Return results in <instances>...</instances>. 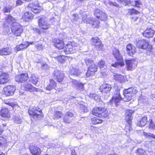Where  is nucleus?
<instances>
[{"label": "nucleus", "mask_w": 155, "mask_h": 155, "mask_svg": "<svg viewBox=\"0 0 155 155\" xmlns=\"http://www.w3.org/2000/svg\"><path fill=\"white\" fill-rule=\"evenodd\" d=\"M138 91L135 87H132L125 89L123 91L124 97L123 98L124 101H130L133 96L136 94Z\"/></svg>", "instance_id": "1"}, {"label": "nucleus", "mask_w": 155, "mask_h": 155, "mask_svg": "<svg viewBox=\"0 0 155 155\" xmlns=\"http://www.w3.org/2000/svg\"><path fill=\"white\" fill-rule=\"evenodd\" d=\"M38 24L39 27L43 30H46L50 27V24L48 19L44 16H39L38 18Z\"/></svg>", "instance_id": "2"}, {"label": "nucleus", "mask_w": 155, "mask_h": 155, "mask_svg": "<svg viewBox=\"0 0 155 155\" xmlns=\"http://www.w3.org/2000/svg\"><path fill=\"white\" fill-rule=\"evenodd\" d=\"M93 114L99 117H107L108 114L107 111L104 108L96 107L92 110Z\"/></svg>", "instance_id": "3"}, {"label": "nucleus", "mask_w": 155, "mask_h": 155, "mask_svg": "<svg viewBox=\"0 0 155 155\" xmlns=\"http://www.w3.org/2000/svg\"><path fill=\"white\" fill-rule=\"evenodd\" d=\"M28 113L31 118L37 120L39 116L41 115V110L38 107H34L28 110Z\"/></svg>", "instance_id": "4"}, {"label": "nucleus", "mask_w": 155, "mask_h": 155, "mask_svg": "<svg viewBox=\"0 0 155 155\" xmlns=\"http://www.w3.org/2000/svg\"><path fill=\"white\" fill-rule=\"evenodd\" d=\"M12 33L16 36H20L23 32V29L19 23H15L11 27Z\"/></svg>", "instance_id": "5"}, {"label": "nucleus", "mask_w": 155, "mask_h": 155, "mask_svg": "<svg viewBox=\"0 0 155 155\" xmlns=\"http://www.w3.org/2000/svg\"><path fill=\"white\" fill-rule=\"evenodd\" d=\"M91 42V44L95 46L96 49L97 51H103L104 50L103 45L100 40L97 37L92 38Z\"/></svg>", "instance_id": "6"}, {"label": "nucleus", "mask_w": 155, "mask_h": 155, "mask_svg": "<svg viewBox=\"0 0 155 155\" xmlns=\"http://www.w3.org/2000/svg\"><path fill=\"white\" fill-rule=\"evenodd\" d=\"M122 98L121 97L120 93V90H117L114 92V95L113 96L112 99L109 103V104H112L114 102L116 106H117L120 101L122 100Z\"/></svg>", "instance_id": "7"}, {"label": "nucleus", "mask_w": 155, "mask_h": 155, "mask_svg": "<svg viewBox=\"0 0 155 155\" xmlns=\"http://www.w3.org/2000/svg\"><path fill=\"white\" fill-rule=\"evenodd\" d=\"M137 47L139 48L143 49H146L148 48L150 50L152 48V46L150 45L149 42L147 40H141L139 41L137 44Z\"/></svg>", "instance_id": "8"}, {"label": "nucleus", "mask_w": 155, "mask_h": 155, "mask_svg": "<svg viewBox=\"0 0 155 155\" xmlns=\"http://www.w3.org/2000/svg\"><path fill=\"white\" fill-rule=\"evenodd\" d=\"M98 65L101 69V73L103 75H107L108 74L109 70L107 68L105 61L102 60L98 62Z\"/></svg>", "instance_id": "9"}, {"label": "nucleus", "mask_w": 155, "mask_h": 155, "mask_svg": "<svg viewBox=\"0 0 155 155\" xmlns=\"http://www.w3.org/2000/svg\"><path fill=\"white\" fill-rule=\"evenodd\" d=\"M27 8H30L31 11L35 13L39 12L41 8L39 6L37 1L30 3L28 6Z\"/></svg>", "instance_id": "10"}, {"label": "nucleus", "mask_w": 155, "mask_h": 155, "mask_svg": "<svg viewBox=\"0 0 155 155\" xmlns=\"http://www.w3.org/2000/svg\"><path fill=\"white\" fill-rule=\"evenodd\" d=\"M94 14L98 19L101 21L106 20L107 18L105 13L99 9H97L94 10Z\"/></svg>", "instance_id": "11"}, {"label": "nucleus", "mask_w": 155, "mask_h": 155, "mask_svg": "<svg viewBox=\"0 0 155 155\" xmlns=\"http://www.w3.org/2000/svg\"><path fill=\"white\" fill-rule=\"evenodd\" d=\"M15 90V86L11 85L5 86L3 89L4 94L7 96H10L13 95Z\"/></svg>", "instance_id": "12"}, {"label": "nucleus", "mask_w": 155, "mask_h": 155, "mask_svg": "<svg viewBox=\"0 0 155 155\" xmlns=\"http://www.w3.org/2000/svg\"><path fill=\"white\" fill-rule=\"evenodd\" d=\"M22 87L24 90L30 92H37L38 89L33 86L30 83L26 82L22 85Z\"/></svg>", "instance_id": "13"}, {"label": "nucleus", "mask_w": 155, "mask_h": 155, "mask_svg": "<svg viewBox=\"0 0 155 155\" xmlns=\"http://www.w3.org/2000/svg\"><path fill=\"white\" fill-rule=\"evenodd\" d=\"M137 63V61L134 59L126 61V64L127 69L129 70L134 69L136 67Z\"/></svg>", "instance_id": "14"}, {"label": "nucleus", "mask_w": 155, "mask_h": 155, "mask_svg": "<svg viewBox=\"0 0 155 155\" xmlns=\"http://www.w3.org/2000/svg\"><path fill=\"white\" fill-rule=\"evenodd\" d=\"M53 74L54 78L56 79L57 81L61 82L63 80L64 75L62 72L55 70Z\"/></svg>", "instance_id": "15"}, {"label": "nucleus", "mask_w": 155, "mask_h": 155, "mask_svg": "<svg viewBox=\"0 0 155 155\" xmlns=\"http://www.w3.org/2000/svg\"><path fill=\"white\" fill-rule=\"evenodd\" d=\"M97 68L95 64L90 65L89 67L88 71L86 74V76L89 77L93 75L95 72L97 71Z\"/></svg>", "instance_id": "16"}, {"label": "nucleus", "mask_w": 155, "mask_h": 155, "mask_svg": "<svg viewBox=\"0 0 155 155\" xmlns=\"http://www.w3.org/2000/svg\"><path fill=\"white\" fill-rule=\"evenodd\" d=\"M28 78V76L27 73H22L16 75L15 80L16 81L22 82L26 81Z\"/></svg>", "instance_id": "17"}, {"label": "nucleus", "mask_w": 155, "mask_h": 155, "mask_svg": "<svg viewBox=\"0 0 155 155\" xmlns=\"http://www.w3.org/2000/svg\"><path fill=\"white\" fill-rule=\"evenodd\" d=\"M126 48L127 53L130 56H132L136 52L135 47L131 44H130L127 45Z\"/></svg>", "instance_id": "18"}, {"label": "nucleus", "mask_w": 155, "mask_h": 155, "mask_svg": "<svg viewBox=\"0 0 155 155\" xmlns=\"http://www.w3.org/2000/svg\"><path fill=\"white\" fill-rule=\"evenodd\" d=\"M155 31L152 28H147L143 33V35L147 38H151L153 37L155 34Z\"/></svg>", "instance_id": "19"}, {"label": "nucleus", "mask_w": 155, "mask_h": 155, "mask_svg": "<svg viewBox=\"0 0 155 155\" xmlns=\"http://www.w3.org/2000/svg\"><path fill=\"white\" fill-rule=\"evenodd\" d=\"M31 153L33 155H39L41 153V151L39 147L36 146L31 145L29 147Z\"/></svg>", "instance_id": "20"}, {"label": "nucleus", "mask_w": 155, "mask_h": 155, "mask_svg": "<svg viewBox=\"0 0 155 155\" xmlns=\"http://www.w3.org/2000/svg\"><path fill=\"white\" fill-rule=\"evenodd\" d=\"M72 84L77 89L83 91L84 90V84L82 83L75 80H73L72 81Z\"/></svg>", "instance_id": "21"}, {"label": "nucleus", "mask_w": 155, "mask_h": 155, "mask_svg": "<svg viewBox=\"0 0 155 155\" xmlns=\"http://www.w3.org/2000/svg\"><path fill=\"white\" fill-rule=\"evenodd\" d=\"M100 89L102 92L107 93L111 90V86L109 84H104L100 86Z\"/></svg>", "instance_id": "22"}, {"label": "nucleus", "mask_w": 155, "mask_h": 155, "mask_svg": "<svg viewBox=\"0 0 155 155\" xmlns=\"http://www.w3.org/2000/svg\"><path fill=\"white\" fill-rule=\"evenodd\" d=\"M74 115L70 112H67L63 118L64 121L65 123H69L73 119Z\"/></svg>", "instance_id": "23"}, {"label": "nucleus", "mask_w": 155, "mask_h": 155, "mask_svg": "<svg viewBox=\"0 0 155 155\" xmlns=\"http://www.w3.org/2000/svg\"><path fill=\"white\" fill-rule=\"evenodd\" d=\"M65 48H64V51L65 54H68L71 53H72L74 52L75 51H74V48L72 46V45L70 43L67 44L66 46L65 47Z\"/></svg>", "instance_id": "24"}, {"label": "nucleus", "mask_w": 155, "mask_h": 155, "mask_svg": "<svg viewBox=\"0 0 155 155\" xmlns=\"http://www.w3.org/2000/svg\"><path fill=\"white\" fill-rule=\"evenodd\" d=\"M34 43L33 42L29 43V42H23L20 45H18L16 46V48L17 51L25 49L27 48L30 44H32Z\"/></svg>", "instance_id": "25"}, {"label": "nucleus", "mask_w": 155, "mask_h": 155, "mask_svg": "<svg viewBox=\"0 0 155 155\" xmlns=\"http://www.w3.org/2000/svg\"><path fill=\"white\" fill-rule=\"evenodd\" d=\"M56 86V83L53 79H50V83L48 84L46 87H45L46 91H50L54 89Z\"/></svg>", "instance_id": "26"}, {"label": "nucleus", "mask_w": 155, "mask_h": 155, "mask_svg": "<svg viewBox=\"0 0 155 155\" xmlns=\"http://www.w3.org/2000/svg\"><path fill=\"white\" fill-rule=\"evenodd\" d=\"M0 114L2 117L6 118L7 120H8L10 117V114L7 108H3L1 110Z\"/></svg>", "instance_id": "27"}, {"label": "nucleus", "mask_w": 155, "mask_h": 155, "mask_svg": "<svg viewBox=\"0 0 155 155\" xmlns=\"http://www.w3.org/2000/svg\"><path fill=\"white\" fill-rule=\"evenodd\" d=\"M54 44L55 46L59 49H64V42L58 39L54 40Z\"/></svg>", "instance_id": "28"}, {"label": "nucleus", "mask_w": 155, "mask_h": 155, "mask_svg": "<svg viewBox=\"0 0 155 155\" xmlns=\"http://www.w3.org/2000/svg\"><path fill=\"white\" fill-rule=\"evenodd\" d=\"M8 75L5 73H2L0 76V83L4 84L7 83L8 81Z\"/></svg>", "instance_id": "29"}, {"label": "nucleus", "mask_w": 155, "mask_h": 155, "mask_svg": "<svg viewBox=\"0 0 155 155\" xmlns=\"http://www.w3.org/2000/svg\"><path fill=\"white\" fill-rule=\"evenodd\" d=\"M5 18V23H8L9 25H13L14 24L17 23L16 22V20L14 18L10 15H8Z\"/></svg>", "instance_id": "30"}, {"label": "nucleus", "mask_w": 155, "mask_h": 155, "mask_svg": "<svg viewBox=\"0 0 155 155\" xmlns=\"http://www.w3.org/2000/svg\"><path fill=\"white\" fill-rule=\"evenodd\" d=\"M113 77L115 80L120 82H123L126 80V78L120 74H115Z\"/></svg>", "instance_id": "31"}, {"label": "nucleus", "mask_w": 155, "mask_h": 155, "mask_svg": "<svg viewBox=\"0 0 155 155\" xmlns=\"http://www.w3.org/2000/svg\"><path fill=\"white\" fill-rule=\"evenodd\" d=\"M134 111L130 110H127L126 112V119L127 120L128 123L130 124L131 122V120L132 118V114Z\"/></svg>", "instance_id": "32"}, {"label": "nucleus", "mask_w": 155, "mask_h": 155, "mask_svg": "<svg viewBox=\"0 0 155 155\" xmlns=\"http://www.w3.org/2000/svg\"><path fill=\"white\" fill-rule=\"evenodd\" d=\"M113 54L115 58L118 61H121L122 59V57L120 54L119 51L114 48L113 50Z\"/></svg>", "instance_id": "33"}, {"label": "nucleus", "mask_w": 155, "mask_h": 155, "mask_svg": "<svg viewBox=\"0 0 155 155\" xmlns=\"http://www.w3.org/2000/svg\"><path fill=\"white\" fill-rule=\"evenodd\" d=\"M33 18L32 14L31 12H28L24 13L22 16V18L23 20L26 21H28L32 19Z\"/></svg>", "instance_id": "34"}, {"label": "nucleus", "mask_w": 155, "mask_h": 155, "mask_svg": "<svg viewBox=\"0 0 155 155\" xmlns=\"http://www.w3.org/2000/svg\"><path fill=\"white\" fill-rule=\"evenodd\" d=\"M12 53L11 51L8 48L0 49V55H9Z\"/></svg>", "instance_id": "35"}, {"label": "nucleus", "mask_w": 155, "mask_h": 155, "mask_svg": "<svg viewBox=\"0 0 155 155\" xmlns=\"http://www.w3.org/2000/svg\"><path fill=\"white\" fill-rule=\"evenodd\" d=\"M147 122V118L146 117L144 116L137 122V124L138 126L142 127L144 126Z\"/></svg>", "instance_id": "36"}, {"label": "nucleus", "mask_w": 155, "mask_h": 155, "mask_svg": "<svg viewBox=\"0 0 155 155\" xmlns=\"http://www.w3.org/2000/svg\"><path fill=\"white\" fill-rule=\"evenodd\" d=\"M3 34L8 35L10 33V27L6 24L4 23L3 24Z\"/></svg>", "instance_id": "37"}, {"label": "nucleus", "mask_w": 155, "mask_h": 155, "mask_svg": "<svg viewBox=\"0 0 155 155\" xmlns=\"http://www.w3.org/2000/svg\"><path fill=\"white\" fill-rule=\"evenodd\" d=\"M38 78L35 74H32L30 78L29 81L33 84L36 85L38 81Z\"/></svg>", "instance_id": "38"}, {"label": "nucleus", "mask_w": 155, "mask_h": 155, "mask_svg": "<svg viewBox=\"0 0 155 155\" xmlns=\"http://www.w3.org/2000/svg\"><path fill=\"white\" fill-rule=\"evenodd\" d=\"M7 145V140L4 137H0V146L5 147Z\"/></svg>", "instance_id": "39"}, {"label": "nucleus", "mask_w": 155, "mask_h": 155, "mask_svg": "<svg viewBox=\"0 0 155 155\" xmlns=\"http://www.w3.org/2000/svg\"><path fill=\"white\" fill-rule=\"evenodd\" d=\"M63 115V114L59 111H56L55 112L53 116V119H58L61 117Z\"/></svg>", "instance_id": "40"}, {"label": "nucleus", "mask_w": 155, "mask_h": 155, "mask_svg": "<svg viewBox=\"0 0 155 155\" xmlns=\"http://www.w3.org/2000/svg\"><path fill=\"white\" fill-rule=\"evenodd\" d=\"M91 121L93 124H96L101 123L102 122V120L99 119L98 117H93L91 119Z\"/></svg>", "instance_id": "41"}, {"label": "nucleus", "mask_w": 155, "mask_h": 155, "mask_svg": "<svg viewBox=\"0 0 155 155\" xmlns=\"http://www.w3.org/2000/svg\"><path fill=\"white\" fill-rule=\"evenodd\" d=\"M52 57H54L52 56ZM54 58L55 59L57 60L59 62L63 63L65 61L66 57L64 56H58V57H54Z\"/></svg>", "instance_id": "42"}, {"label": "nucleus", "mask_w": 155, "mask_h": 155, "mask_svg": "<svg viewBox=\"0 0 155 155\" xmlns=\"http://www.w3.org/2000/svg\"><path fill=\"white\" fill-rule=\"evenodd\" d=\"M143 134L145 137L146 138H152L155 139V135L152 133L143 132Z\"/></svg>", "instance_id": "43"}, {"label": "nucleus", "mask_w": 155, "mask_h": 155, "mask_svg": "<svg viewBox=\"0 0 155 155\" xmlns=\"http://www.w3.org/2000/svg\"><path fill=\"white\" fill-rule=\"evenodd\" d=\"M85 62L87 66L90 67V65H93L94 64L93 61L91 59H85Z\"/></svg>", "instance_id": "44"}, {"label": "nucleus", "mask_w": 155, "mask_h": 155, "mask_svg": "<svg viewBox=\"0 0 155 155\" xmlns=\"http://www.w3.org/2000/svg\"><path fill=\"white\" fill-rule=\"evenodd\" d=\"M41 68L42 71L45 72L48 69L49 66L45 63H42L41 64Z\"/></svg>", "instance_id": "45"}, {"label": "nucleus", "mask_w": 155, "mask_h": 155, "mask_svg": "<svg viewBox=\"0 0 155 155\" xmlns=\"http://www.w3.org/2000/svg\"><path fill=\"white\" fill-rule=\"evenodd\" d=\"M99 23V21L96 19L94 20H92L89 22V23L92 24L94 27H97Z\"/></svg>", "instance_id": "46"}, {"label": "nucleus", "mask_w": 155, "mask_h": 155, "mask_svg": "<svg viewBox=\"0 0 155 155\" xmlns=\"http://www.w3.org/2000/svg\"><path fill=\"white\" fill-rule=\"evenodd\" d=\"M15 122L17 124H20L22 121L21 117L18 116L15 117L14 120Z\"/></svg>", "instance_id": "47"}, {"label": "nucleus", "mask_w": 155, "mask_h": 155, "mask_svg": "<svg viewBox=\"0 0 155 155\" xmlns=\"http://www.w3.org/2000/svg\"><path fill=\"white\" fill-rule=\"evenodd\" d=\"M70 72L71 74L76 76L79 75L78 70L73 68L71 70Z\"/></svg>", "instance_id": "48"}, {"label": "nucleus", "mask_w": 155, "mask_h": 155, "mask_svg": "<svg viewBox=\"0 0 155 155\" xmlns=\"http://www.w3.org/2000/svg\"><path fill=\"white\" fill-rule=\"evenodd\" d=\"M144 150L141 148H138L137 151V155H142L145 153Z\"/></svg>", "instance_id": "49"}, {"label": "nucleus", "mask_w": 155, "mask_h": 155, "mask_svg": "<svg viewBox=\"0 0 155 155\" xmlns=\"http://www.w3.org/2000/svg\"><path fill=\"white\" fill-rule=\"evenodd\" d=\"M80 108L81 110H83V112H87V107L82 104L80 105Z\"/></svg>", "instance_id": "50"}, {"label": "nucleus", "mask_w": 155, "mask_h": 155, "mask_svg": "<svg viewBox=\"0 0 155 155\" xmlns=\"http://www.w3.org/2000/svg\"><path fill=\"white\" fill-rule=\"evenodd\" d=\"M90 97L94 100H97L98 98V96L95 94H90L89 95Z\"/></svg>", "instance_id": "51"}, {"label": "nucleus", "mask_w": 155, "mask_h": 155, "mask_svg": "<svg viewBox=\"0 0 155 155\" xmlns=\"http://www.w3.org/2000/svg\"><path fill=\"white\" fill-rule=\"evenodd\" d=\"M149 127V128L152 129H155V124L153 122L152 120H150V123Z\"/></svg>", "instance_id": "52"}, {"label": "nucleus", "mask_w": 155, "mask_h": 155, "mask_svg": "<svg viewBox=\"0 0 155 155\" xmlns=\"http://www.w3.org/2000/svg\"><path fill=\"white\" fill-rule=\"evenodd\" d=\"M12 9L11 6L10 7L9 6L5 7L4 9V12H9Z\"/></svg>", "instance_id": "53"}, {"label": "nucleus", "mask_w": 155, "mask_h": 155, "mask_svg": "<svg viewBox=\"0 0 155 155\" xmlns=\"http://www.w3.org/2000/svg\"><path fill=\"white\" fill-rule=\"evenodd\" d=\"M72 45V46L74 48V50H75L77 49V47L78 45L77 43H75L74 41H72L71 42H70Z\"/></svg>", "instance_id": "54"}, {"label": "nucleus", "mask_w": 155, "mask_h": 155, "mask_svg": "<svg viewBox=\"0 0 155 155\" xmlns=\"http://www.w3.org/2000/svg\"><path fill=\"white\" fill-rule=\"evenodd\" d=\"M23 3L21 0H16V5L17 6L21 5Z\"/></svg>", "instance_id": "55"}, {"label": "nucleus", "mask_w": 155, "mask_h": 155, "mask_svg": "<svg viewBox=\"0 0 155 155\" xmlns=\"http://www.w3.org/2000/svg\"><path fill=\"white\" fill-rule=\"evenodd\" d=\"M33 31H34L35 33L39 34L41 33V31L38 28H33Z\"/></svg>", "instance_id": "56"}, {"label": "nucleus", "mask_w": 155, "mask_h": 155, "mask_svg": "<svg viewBox=\"0 0 155 155\" xmlns=\"http://www.w3.org/2000/svg\"><path fill=\"white\" fill-rule=\"evenodd\" d=\"M6 103L12 107H13L17 104V103L15 102L10 103L9 102H6Z\"/></svg>", "instance_id": "57"}, {"label": "nucleus", "mask_w": 155, "mask_h": 155, "mask_svg": "<svg viewBox=\"0 0 155 155\" xmlns=\"http://www.w3.org/2000/svg\"><path fill=\"white\" fill-rule=\"evenodd\" d=\"M134 2L135 6L137 7H139V5L141 4V2L139 0L134 1Z\"/></svg>", "instance_id": "58"}, {"label": "nucleus", "mask_w": 155, "mask_h": 155, "mask_svg": "<svg viewBox=\"0 0 155 155\" xmlns=\"http://www.w3.org/2000/svg\"><path fill=\"white\" fill-rule=\"evenodd\" d=\"M118 63H119L117 62V63H115L114 64H112L111 66H113V67H117L118 66ZM119 63L120 64L121 66H123L124 65V64L123 62H120Z\"/></svg>", "instance_id": "59"}, {"label": "nucleus", "mask_w": 155, "mask_h": 155, "mask_svg": "<svg viewBox=\"0 0 155 155\" xmlns=\"http://www.w3.org/2000/svg\"><path fill=\"white\" fill-rule=\"evenodd\" d=\"M131 10V12L132 14H138L139 12L137 11L134 9V8H133L132 9H130Z\"/></svg>", "instance_id": "60"}, {"label": "nucleus", "mask_w": 155, "mask_h": 155, "mask_svg": "<svg viewBox=\"0 0 155 155\" xmlns=\"http://www.w3.org/2000/svg\"><path fill=\"white\" fill-rule=\"evenodd\" d=\"M37 49L38 50H41L42 49V46L41 45L37 44L36 45Z\"/></svg>", "instance_id": "61"}, {"label": "nucleus", "mask_w": 155, "mask_h": 155, "mask_svg": "<svg viewBox=\"0 0 155 155\" xmlns=\"http://www.w3.org/2000/svg\"><path fill=\"white\" fill-rule=\"evenodd\" d=\"M74 19L75 21H77L78 19V16L77 14H74Z\"/></svg>", "instance_id": "62"}, {"label": "nucleus", "mask_w": 155, "mask_h": 155, "mask_svg": "<svg viewBox=\"0 0 155 155\" xmlns=\"http://www.w3.org/2000/svg\"><path fill=\"white\" fill-rule=\"evenodd\" d=\"M110 4H111L113 5L116 6V7H117L118 6V5L115 2H110Z\"/></svg>", "instance_id": "63"}, {"label": "nucleus", "mask_w": 155, "mask_h": 155, "mask_svg": "<svg viewBox=\"0 0 155 155\" xmlns=\"http://www.w3.org/2000/svg\"><path fill=\"white\" fill-rule=\"evenodd\" d=\"M71 153L72 155H76V153L74 150H72Z\"/></svg>", "instance_id": "64"}]
</instances>
